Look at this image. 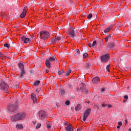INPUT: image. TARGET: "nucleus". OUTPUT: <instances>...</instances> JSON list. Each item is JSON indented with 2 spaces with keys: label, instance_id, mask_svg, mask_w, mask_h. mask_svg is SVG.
Wrapping results in <instances>:
<instances>
[{
  "label": "nucleus",
  "instance_id": "f257e3e1",
  "mask_svg": "<svg viewBox=\"0 0 131 131\" xmlns=\"http://www.w3.org/2000/svg\"><path fill=\"white\" fill-rule=\"evenodd\" d=\"M26 116V115L24 113H18L11 117V120L12 121H19L20 120H23Z\"/></svg>",
  "mask_w": 131,
  "mask_h": 131
},
{
  "label": "nucleus",
  "instance_id": "f03ea898",
  "mask_svg": "<svg viewBox=\"0 0 131 131\" xmlns=\"http://www.w3.org/2000/svg\"><path fill=\"white\" fill-rule=\"evenodd\" d=\"M54 62L58 63V61H57V58H56L55 56H51V57L46 59V66H51V65H53V63H54Z\"/></svg>",
  "mask_w": 131,
  "mask_h": 131
},
{
  "label": "nucleus",
  "instance_id": "7ed1b4c3",
  "mask_svg": "<svg viewBox=\"0 0 131 131\" xmlns=\"http://www.w3.org/2000/svg\"><path fill=\"white\" fill-rule=\"evenodd\" d=\"M40 35L41 39H43V40H45V39H47V38H50L51 36L50 33L46 31H41L40 32Z\"/></svg>",
  "mask_w": 131,
  "mask_h": 131
},
{
  "label": "nucleus",
  "instance_id": "20e7f679",
  "mask_svg": "<svg viewBox=\"0 0 131 131\" xmlns=\"http://www.w3.org/2000/svg\"><path fill=\"white\" fill-rule=\"evenodd\" d=\"M17 109V104L16 103H13V104H10L8 107V112L9 113H14Z\"/></svg>",
  "mask_w": 131,
  "mask_h": 131
},
{
  "label": "nucleus",
  "instance_id": "39448f33",
  "mask_svg": "<svg viewBox=\"0 0 131 131\" xmlns=\"http://www.w3.org/2000/svg\"><path fill=\"white\" fill-rule=\"evenodd\" d=\"M109 59H110V54H109V53H106L101 56V61L102 63H106V62H108Z\"/></svg>",
  "mask_w": 131,
  "mask_h": 131
},
{
  "label": "nucleus",
  "instance_id": "423d86ee",
  "mask_svg": "<svg viewBox=\"0 0 131 131\" xmlns=\"http://www.w3.org/2000/svg\"><path fill=\"white\" fill-rule=\"evenodd\" d=\"M19 69L20 70V72L19 74H18V77L19 78H23V77L26 73V71H25L24 66H19Z\"/></svg>",
  "mask_w": 131,
  "mask_h": 131
},
{
  "label": "nucleus",
  "instance_id": "0eeeda50",
  "mask_svg": "<svg viewBox=\"0 0 131 131\" xmlns=\"http://www.w3.org/2000/svg\"><path fill=\"white\" fill-rule=\"evenodd\" d=\"M39 118V119L42 120L47 118V113L45 111L41 110L38 112Z\"/></svg>",
  "mask_w": 131,
  "mask_h": 131
},
{
  "label": "nucleus",
  "instance_id": "6e6552de",
  "mask_svg": "<svg viewBox=\"0 0 131 131\" xmlns=\"http://www.w3.org/2000/svg\"><path fill=\"white\" fill-rule=\"evenodd\" d=\"M68 34L69 35H70L73 38L75 37V35H76V32L75 31V29L73 28H69Z\"/></svg>",
  "mask_w": 131,
  "mask_h": 131
},
{
  "label": "nucleus",
  "instance_id": "1a4fd4ad",
  "mask_svg": "<svg viewBox=\"0 0 131 131\" xmlns=\"http://www.w3.org/2000/svg\"><path fill=\"white\" fill-rule=\"evenodd\" d=\"M91 112H92V109L91 108H88L86 110V111L84 113V115L83 117V121H85L86 120V118L89 117V116H90V114H91Z\"/></svg>",
  "mask_w": 131,
  "mask_h": 131
},
{
  "label": "nucleus",
  "instance_id": "9d476101",
  "mask_svg": "<svg viewBox=\"0 0 131 131\" xmlns=\"http://www.w3.org/2000/svg\"><path fill=\"white\" fill-rule=\"evenodd\" d=\"M1 89L4 90L5 93H8L7 91H8L9 89V85H8L5 82H2L1 84Z\"/></svg>",
  "mask_w": 131,
  "mask_h": 131
},
{
  "label": "nucleus",
  "instance_id": "9b49d317",
  "mask_svg": "<svg viewBox=\"0 0 131 131\" xmlns=\"http://www.w3.org/2000/svg\"><path fill=\"white\" fill-rule=\"evenodd\" d=\"M20 39L22 40V41H24L25 43H29V42L31 41V40H30V38H26L25 36H21L20 37Z\"/></svg>",
  "mask_w": 131,
  "mask_h": 131
},
{
  "label": "nucleus",
  "instance_id": "f8f14e48",
  "mask_svg": "<svg viewBox=\"0 0 131 131\" xmlns=\"http://www.w3.org/2000/svg\"><path fill=\"white\" fill-rule=\"evenodd\" d=\"M80 92L84 93L85 92V84L81 83L80 85Z\"/></svg>",
  "mask_w": 131,
  "mask_h": 131
},
{
  "label": "nucleus",
  "instance_id": "ddd939ff",
  "mask_svg": "<svg viewBox=\"0 0 131 131\" xmlns=\"http://www.w3.org/2000/svg\"><path fill=\"white\" fill-rule=\"evenodd\" d=\"M66 131H74V129L72 127V124H69L68 126L65 127Z\"/></svg>",
  "mask_w": 131,
  "mask_h": 131
},
{
  "label": "nucleus",
  "instance_id": "4468645a",
  "mask_svg": "<svg viewBox=\"0 0 131 131\" xmlns=\"http://www.w3.org/2000/svg\"><path fill=\"white\" fill-rule=\"evenodd\" d=\"M27 10V7H25L22 13L20 14V18H24L26 16V10Z\"/></svg>",
  "mask_w": 131,
  "mask_h": 131
},
{
  "label": "nucleus",
  "instance_id": "2eb2a0df",
  "mask_svg": "<svg viewBox=\"0 0 131 131\" xmlns=\"http://www.w3.org/2000/svg\"><path fill=\"white\" fill-rule=\"evenodd\" d=\"M114 47H115V44L114 42H110L108 43L106 46V48H107V49H112L113 48H114Z\"/></svg>",
  "mask_w": 131,
  "mask_h": 131
},
{
  "label": "nucleus",
  "instance_id": "dca6fc26",
  "mask_svg": "<svg viewBox=\"0 0 131 131\" xmlns=\"http://www.w3.org/2000/svg\"><path fill=\"white\" fill-rule=\"evenodd\" d=\"M92 82L95 84H97L100 82V78L99 77H95L92 79Z\"/></svg>",
  "mask_w": 131,
  "mask_h": 131
},
{
  "label": "nucleus",
  "instance_id": "f3484780",
  "mask_svg": "<svg viewBox=\"0 0 131 131\" xmlns=\"http://www.w3.org/2000/svg\"><path fill=\"white\" fill-rule=\"evenodd\" d=\"M31 99L33 101V103H36V97L34 94L32 93L31 95Z\"/></svg>",
  "mask_w": 131,
  "mask_h": 131
},
{
  "label": "nucleus",
  "instance_id": "a211bd4d",
  "mask_svg": "<svg viewBox=\"0 0 131 131\" xmlns=\"http://www.w3.org/2000/svg\"><path fill=\"white\" fill-rule=\"evenodd\" d=\"M67 94V92L66 91H65V89H61L60 90L59 92V94L61 95V96H64Z\"/></svg>",
  "mask_w": 131,
  "mask_h": 131
},
{
  "label": "nucleus",
  "instance_id": "6ab92c4d",
  "mask_svg": "<svg viewBox=\"0 0 131 131\" xmlns=\"http://www.w3.org/2000/svg\"><path fill=\"white\" fill-rule=\"evenodd\" d=\"M112 28H113V26L112 25L110 26L107 28H106L104 30V33H107V32H109V31H110L111 29H112Z\"/></svg>",
  "mask_w": 131,
  "mask_h": 131
},
{
  "label": "nucleus",
  "instance_id": "aec40b11",
  "mask_svg": "<svg viewBox=\"0 0 131 131\" xmlns=\"http://www.w3.org/2000/svg\"><path fill=\"white\" fill-rule=\"evenodd\" d=\"M81 108H82L81 105H80V104H78L75 107V110L76 111H79V110H81Z\"/></svg>",
  "mask_w": 131,
  "mask_h": 131
},
{
  "label": "nucleus",
  "instance_id": "412c9836",
  "mask_svg": "<svg viewBox=\"0 0 131 131\" xmlns=\"http://www.w3.org/2000/svg\"><path fill=\"white\" fill-rule=\"evenodd\" d=\"M16 128H18V129H23V125L21 124H17L16 125Z\"/></svg>",
  "mask_w": 131,
  "mask_h": 131
},
{
  "label": "nucleus",
  "instance_id": "4be33fe9",
  "mask_svg": "<svg viewBox=\"0 0 131 131\" xmlns=\"http://www.w3.org/2000/svg\"><path fill=\"white\" fill-rule=\"evenodd\" d=\"M18 66H26V63H25L23 61H20L18 63Z\"/></svg>",
  "mask_w": 131,
  "mask_h": 131
},
{
  "label": "nucleus",
  "instance_id": "5701e85b",
  "mask_svg": "<svg viewBox=\"0 0 131 131\" xmlns=\"http://www.w3.org/2000/svg\"><path fill=\"white\" fill-rule=\"evenodd\" d=\"M58 41V40H57L56 38H53L51 40V42H52V43H53V45H55V43H56V42H57Z\"/></svg>",
  "mask_w": 131,
  "mask_h": 131
},
{
  "label": "nucleus",
  "instance_id": "b1692460",
  "mask_svg": "<svg viewBox=\"0 0 131 131\" xmlns=\"http://www.w3.org/2000/svg\"><path fill=\"white\" fill-rule=\"evenodd\" d=\"M71 72H72L71 70H68V71H67L65 74L66 76H68L69 74L71 73Z\"/></svg>",
  "mask_w": 131,
  "mask_h": 131
},
{
  "label": "nucleus",
  "instance_id": "393cba45",
  "mask_svg": "<svg viewBox=\"0 0 131 131\" xmlns=\"http://www.w3.org/2000/svg\"><path fill=\"white\" fill-rule=\"evenodd\" d=\"M110 37H111V34L108 35V36H107L105 37V41H106V42H107V41H108V39H109V38H110Z\"/></svg>",
  "mask_w": 131,
  "mask_h": 131
},
{
  "label": "nucleus",
  "instance_id": "a878e982",
  "mask_svg": "<svg viewBox=\"0 0 131 131\" xmlns=\"http://www.w3.org/2000/svg\"><path fill=\"white\" fill-rule=\"evenodd\" d=\"M5 48H7V49H10V45L7 43H5L4 44Z\"/></svg>",
  "mask_w": 131,
  "mask_h": 131
},
{
  "label": "nucleus",
  "instance_id": "bb28decb",
  "mask_svg": "<svg viewBox=\"0 0 131 131\" xmlns=\"http://www.w3.org/2000/svg\"><path fill=\"white\" fill-rule=\"evenodd\" d=\"M96 45H97V41L95 40L93 41V43L92 44V47H93V48H95V46H96Z\"/></svg>",
  "mask_w": 131,
  "mask_h": 131
},
{
  "label": "nucleus",
  "instance_id": "cd10ccee",
  "mask_svg": "<svg viewBox=\"0 0 131 131\" xmlns=\"http://www.w3.org/2000/svg\"><path fill=\"white\" fill-rule=\"evenodd\" d=\"M63 73H64V71L63 70H61V71H59L58 73L59 75H62V74H63Z\"/></svg>",
  "mask_w": 131,
  "mask_h": 131
},
{
  "label": "nucleus",
  "instance_id": "c85d7f7f",
  "mask_svg": "<svg viewBox=\"0 0 131 131\" xmlns=\"http://www.w3.org/2000/svg\"><path fill=\"white\" fill-rule=\"evenodd\" d=\"M92 17H93V14L92 13L89 14V15H88L87 18L88 19H91Z\"/></svg>",
  "mask_w": 131,
  "mask_h": 131
},
{
  "label": "nucleus",
  "instance_id": "c756f323",
  "mask_svg": "<svg viewBox=\"0 0 131 131\" xmlns=\"http://www.w3.org/2000/svg\"><path fill=\"white\" fill-rule=\"evenodd\" d=\"M88 56H89V54H88V53H84L83 55V57L84 59H85L86 58H88Z\"/></svg>",
  "mask_w": 131,
  "mask_h": 131
},
{
  "label": "nucleus",
  "instance_id": "7c9ffc66",
  "mask_svg": "<svg viewBox=\"0 0 131 131\" xmlns=\"http://www.w3.org/2000/svg\"><path fill=\"white\" fill-rule=\"evenodd\" d=\"M124 70H125V71H127V70H128V69H129V67L124 66Z\"/></svg>",
  "mask_w": 131,
  "mask_h": 131
},
{
  "label": "nucleus",
  "instance_id": "2f4dec72",
  "mask_svg": "<svg viewBox=\"0 0 131 131\" xmlns=\"http://www.w3.org/2000/svg\"><path fill=\"white\" fill-rule=\"evenodd\" d=\"M39 83H40V81L38 80L34 83V84L35 85H37L38 84H39Z\"/></svg>",
  "mask_w": 131,
  "mask_h": 131
},
{
  "label": "nucleus",
  "instance_id": "473e14b6",
  "mask_svg": "<svg viewBox=\"0 0 131 131\" xmlns=\"http://www.w3.org/2000/svg\"><path fill=\"white\" fill-rule=\"evenodd\" d=\"M4 57L5 55H4V54H3L0 51V59H3V58H4Z\"/></svg>",
  "mask_w": 131,
  "mask_h": 131
},
{
  "label": "nucleus",
  "instance_id": "72a5a7b5",
  "mask_svg": "<svg viewBox=\"0 0 131 131\" xmlns=\"http://www.w3.org/2000/svg\"><path fill=\"white\" fill-rule=\"evenodd\" d=\"M106 106H107V104H105V103L104 102H102L101 108H103V107H106Z\"/></svg>",
  "mask_w": 131,
  "mask_h": 131
},
{
  "label": "nucleus",
  "instance_id": "f704fd0d",
  "mask_svg": "<svg viewBox=\"0 0 131 131\" xmlns=\"http://www.w3.org/2000/svg\"><path fill=\"white\" fill-rule=\"evenodd\" d=\"M66 105H67V106H69V105H70V101H66Z\"/></svg>",
  "mask_w": 131,
  "mask_h": 131
},
{
  "label": "nucleus",
  "instance_id": "c9c22d12",
  "mask_svg": "<svg viewBox=\"0 0 131 131\" xmlns=\"http://www.w3.org/2000/svg\"><path fill=\"white\" fill-rule=\"evenodd\" d=\"M41 126V124L38 123L37 125L36 126V128H39Z\"/></svg>",
  "mask_w": 131,
  "mask_h": 131
},
{
  "label": "nucleus",
  "instance_id": "e433bc0d",
  "mask_svg": "<svg viewBox=\"0 0 131 131\" xmlns=\"http://www.w3.org/2000/svg\"><path fill=\"white\" fill-rule=\"evenodd\" d=\"M47 127L48 128V129H50V128H51V124L50 123L47 124Z\"/></svg>",
  "mask_w": 131,
  "mask_h": 131
},
{
  "label": "nucleus",
  "instance_id": "4c0bfd02",
  "mask_svg": "<svg viewBox=\"0 0 131 131\" xmlns=\"http://www.w3.org/2000/svg\"><path fill=\"white\" fill-rule=\"evenodd\" d=\"M106 70L108 71V72H110V66L106 67Z\"/></svg>",
  "mask_w": 131,
  "mask_h": 131
},
{
  "label": "nucleus",
  "instance_id": "58836bf2",
  "mask_svg": "<svg viewBox=\"0 0 131 131\" xmlns=\"http://www.w3.org/2000/svg\"><path fill=\"white\" fill-rule=\"evenodd\" d=\"M55 38H56L57 40H58V41L59 40H61V37L56 36Z\"/></svg>",
  "mask_w": 131,
  "mask_h": 131
},
{
  "label": "nucleus",
  "instance_id": "ea45409f",
  "mask_svg": "<svg viewBox=\"0 0 131 131\" xmlns=\"http://www.w3.org/2000/svg\"><path fill=\"white\" fill-rule=\"evenodd\" d=\"M101 93H105V92H106V90L105 89V88H102L101 90Z\"/></svg>",
  "mask_w": 131,
  "mask_h": 131
},
{
  "label": "nucleus",
  "instance_id": "a19ab883",
  "mask_svg": "<svg viewBox=\"0 0 131 131\" xmlns=\"http://www.w3.org/2000/svg\"><path fill=\"white\" fill-rule=\"evenodd\" d=\"M69 86L70 89H71L72 90H73V89H74V86L72 85H69Z\"/></svg>",
  "mask_w": 131,
  "mask_h": 131
},
{
  "label": "nucleus",
  "instance_id": "79ce46f5",
  "mask_svg": "<svg viewBox=\"0 0 131 131\" xmlns=\"http://www.w3.org/2000/svg\"><path fill=\"white\" fill-rule=\"evenodd\" d=\"M40 88H39V89H37L36 90V93H39V92H40Z\"/></svg>",
  "mask_w": 131,
  "mask_h": 131
},
{
  "label": "nucleus",
  "instance_id": "37998d69",
  "mask_svg": "<svg viewBox=\"0 0 131 131\" xmlns=\"http://www.w3.org/2000/svg\"><path fill=\"white\" fill-rule=\"evenodd\" d=\"M119 68H120V69H121L122 70H124V66H120V67H119Z\"/></svg>",
  "mask_w": 131,
  "mask_h": 131
},
{
  "label": "nucleus",
  "instance_id": "c03bdc74",
  "mask_svg": "<svg viewBox=\"0 0 131 131\" xmlns=\"http://www.w3.org/2000/svg\"><path fill=\"white\" fill-rule=\"evenodd\" d=\"M76 53H77V54H80V51L79 50V49H77Z\"/></svg>",
  "mask_w": 131,
  "mask_h": 131
},
{
  "label": "nucleus",
  "instance_id": "a18cd8bd",
  "mask_svg": "<svg viewBox=\"0 0 131 131\" xmlns=\"http://www.w3.org/2000/svg\"><path fill=\"white\" fill-rule=\"evenodd\" d=\"M124 99H125L126 100H127V99H128V96L127 95H125L124 96Z\"/></svg>",
  "mask_w": 131,
  "mask_h": 131
},
{
  "label": "nucleus",
  "instance_id": "49530a36",
  "mask_svg": "<svg viewBox=\"0 0 131 131\" xmlns=\"http://www.w3.org/2000/svg\"><path fill=\"white\" fill-rule=\"evenodd\" d=\"M69 124H70L68 123V122H66L64 123V125H67V126H68Z\"/></svg>",
  "mask_w": 131,
  "mask_h": 131
},
{
  "label": "nucleus",
  "instance_id": "de8ad7c7",
  "mask_svg": "<svg viewBox=\"0 0 131 131\" xmlns=\"http://www.w3.org/2000/svg\"><path fill=\"white\" fill-rule=\"evenodd\" d=\"M76 92L77 93H78V92H80V88L79 89V88H77Z\"/></svg>",
  "mask_w": 131,
  "mask_h": 131
},
{
  "label": "nucleus",
  "instance_id": "09e8293b",
  "mask_svg": "<svg viewBox=\"0 0 131 131\" xmlns=\"http://www.w3.org/2000/svg\"><path fill=\"white\" fill-rule=\"evenodd\" d=\"M118 124L119 125H120V126H121V125H122V123L121 122H118Z\"/></svg>",
  "mask_w": 131,
  "mask_h": 131
},
{
  "label": "nucleus",
  "instance_id": "8fccbe9b",
  "mask_svg": "<svg viewBox=\"0 0 131 131\" xmlns=\"http://www.w3.org/2000/svg\"><path fill=\"white\" fill-rule=\"evenodd\" d=\"M81 130H82L81 129V128H79L77 129V131H81Z\"/></svg>",
  "mask_w": 131,
  "mask_h": 131
},
{
  "label": "nucleus",
  "instance_id": "3c124183",
  "mask_svg": "<svg viewBox=\"0 0 131 131\" xmlns=\"http://www.w3.org/2000/svg\"><path fill=\"white\" fill-rule=\"evenodd\" d=\"M88 46L90 47V48H92V44L91 43H89Z\"/></svg>",
  "mask_w": 131,
  "mask_h": 131
},
{
  "label": "nucleus",
  "instance_id": "603ef678",
  "mask_svg": "<svg viewBox=\"0 0 131 131\" xmlns=\"http://www.w3.org/2000/svg\"><path fill=\"white\" fill-rule=\"evenodd\" d=\"M86 69H90V66H87L85 67Z\"/></svg>",
  "mask_w": 131,
  "mask_h": 131
},
{
  "label": "nucleus",
  "instance_id": "864d4df0",
  "mask_svg": "<svg viewBox=\"0 0 131 131\" xmlns=\"http://www.w3.org/2000/svg\"><path fill=\"white\" fill-rule=\"evenodd\" d=\"M46 73H49V70L46 69Z\"/></svg>",
  "mask_w": 131,
  "mask_h": 131
},
{
  "label": "nucleus",
  "instance_id": "5fc2aeb1",
  "mask_svg": "<svg viewBox=\"0 0 131 131\" xmlns=\"http://www.w3.org/2000/svg\"><path fill=\"white\" fill-rule=\"evenodd\" d=\"M87 66H92V64L89 63H88Z\"/></svg>",
  "mask_w": 131,
  "mask_h": 131
},
{
  "label": "nucleus",
  "instance_id": "6e6d98bb",
  "mask_svg": "<svg viewBox=\"0 0 131 131\" xmlns=\"http://www.w3.org/2000/svg\"><path fill=\"white\" fill-rule=\"evenodd\" d=\"M108 108H111V107H112V105H108Z\"/></svg>",
  "mask_w": 131,
  "mask_h": 131
},
{
  "label": "nucleus",
  "instance_id": "4d7b16f0",
  "mask_svg": "<svg viewBox=\"0 0 131 131\" xmlns=\"http://www.w3.org/2000/svg\"><path fill=\"white\" fill-rule=\"evenodd\" d=\"M30 72L31 73H33L34 72V71H33V70H31V71H30Z\"/></svg>",
  "mask_w": 131,
  "mask_h": 131
},
{
  "label": "nucleus",
  "instance_id": "13d9d810",
  "mask_svg": "<svg viewBox=\"0 0 131 131\" xmlns=\"http://www.w3.org/2000/svg\"><path fill=\"white\" fill-rule=\"evenodd\" d=\"M48 69H50L51 68V66H47Z\"/></svg>",
  "mask_w": 131,
  "mask_h": 131
},
{
  "label": "nucleus",
  "instance_id": "bf43d9fd",
  "mask_svg": "<svg viewBox=\"0 0 131 131\" xmlns=\"http://www.w3.org/2000/svg\"><path fill=\"white\" fill-rule=\"evenodd\" d=\"M66 62H64V63L63 64L62 66H66Z\"/></svg>",
  "mask_w": 131,
  "mask_h": 131
},
{
  "label": "nucleus",
  "instance_id": "052dcab7",
  "mask_svg": "<svg viewBox=\"0 0 131 131\" xmlns=\"http://www.w3.org/2000/svg\"><path fill=\"white\" fill-rule=\"evenodd\" d=\"M117 128H120V125H118V126H117Z\"/></svg>",
  "mask_w": 131,
  "mask_h": 131
},
{
  "label": "nucleus",
  "instance_id": "680f3d73",
  "mask_svg": "<svg viewBox=\"0 0 131 131\" xmlns=\"http://www.w3.org/2000/svg\"><path fill=\"white\" fill-rule=\"evenodd\" d=\"M128 131H131V128L130 127L129 128Z\"/></svg>",
  "mask_w": 131,
  "mask_h": 131
},
{
  "label": "nucleus",
  "instance_id": "e2e57ef3",
  "mask_svg": "<svg viewBox=\"0 0 131 131\" xmlns=\"http://www.w3.org/2000/svg\"><path fill=\"white\" fill-rule=\"evenodd\" d=\"M125 122H126V123H127V120H125Z\"/></svg>",
  "mask_w": 131,
  "mask_h": 131
},
{
  "label": "nucleus",
  "instance_id": "0e129e2a",
  "mask_svg": "<svg viewBox=\"0 0 131 131\" xmlns=\"http://www.w3.org/2000/svg\"><path fill=\"white\" fill-rule=\"evenodd\" d=\"M123 101H124V102H126V100H124Z\"/></svg>",
  "mask_w": 131,
  "mask_h": 131
},
{
  "label": "nucleus",
  "instance_id": "69168bd1",
  "mask_svg": "<svg viewBox=\"0 0 131 131\" xmlns=\"http://www.w3.org/2000/svg\"><path fill=\"white\" fill-rule=\"evenodd\" d=\"M61 2H64V1H65L66 0H61Z\"/></svg>",
  "mask_w": 131,
  "mask_h": 131
},
{
  "label": "nucleus",
  "instance_id": "338daca9",
  "mask_svg": "<svg viewBox=\"0 0 131 131\" xmlns=\"http://www.w3.org/2000/svg\"><path fill=\"white\" fill-rule=\"evenodd\" d=\"M107 66H110V64H108V65H107Z\"/></svg>",
  "mask_w": 131,
  "mask_h": 131
},
{
  "label": "nucleus",
  "instance_id": "774afa93",
  "mask_svg": "<svg viewBox=\"0 0 131 131\" xmlns=\"http://www.w3.org/2000/svg\"><path fill=\"white\" fill-rule=\"evenodd\" d=\"M88 104H90V101H88Z\"/></svg>",
  "mask_w": 131,
  "mask_h": 131
}]
</instances>
